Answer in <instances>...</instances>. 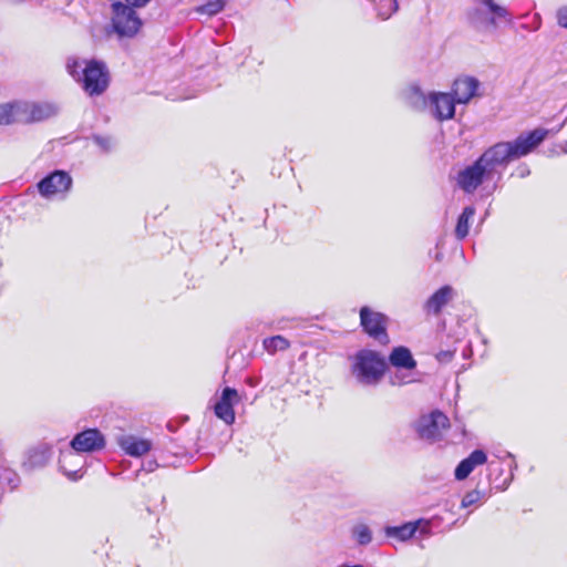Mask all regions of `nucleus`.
I'll list each match as a JSON object with an SVG mask.
<instances>
[{
	"mask_svg": "<svg viewBox=\"0 0 567 567\" xmlns=\"http://www.w3.org/2000/svg\"><path fill=\"white\" fill-rule=\"evenodd\" d=\"M548 131L536 128L527 134H520L513 142H499L488 147L478 158L492 177L498 167H506L509 162L529 154L547 136Z\"/></svg>",
	"mask_w": 567,
	"mask_h": 567,
	"instance_id": "f257e3e1",
	"label": "nucleus"
},
{
	"mask_svg": "<svg viewBox=\"0 0 567 567\" xmlns=\"http://www.w3.org/2000/svg\"><path fill=\"white\" fill-rule=\"evenodd\" d=\"M65 69L69 75L90 96L101 95L109 87L110 73L103 61L69 56L65 62Z\"/></svg>",
	"mask_w": 567,
	"mask_h": 567,
	"instance_id": "f03ea898",
	"label": "nucleus"
},
{
	"mask_svg": "<svg viewBox=\"0 0 567 567\" xmlns=\"http://www.w3.org/2000/svg\"><path fill=\"white\" fill-rule=\"evenodd\" d=\"M351 374L363 386L377 385L386 370L385 359L377 351L362 349L351 358Z\"/></svg>",
	"mask_w": 567,
	"mask_h": 567,
	"instance_id": "7ed1b4c3",
	"label": "nucleus"
},
{
	"mask_svg": "<svg viewBox=\"0 0 567 567\" xmlns=\"http://www.w3.org/2000/svg\"><path fill=\"white\" fill-rule=\"evenodd\" d=\"M449 427V417L439 410L421 415L414 423V430L419 439L429 443L442 440Z\"/></svg>",
	"mask_w": 567,
	"mask_h": 567,
	"instance_id": "20e7f679",
	"label": "nucleus"
},
{
	"mask_svg": "<svg viewBox=\"0 0 567 567\" xmlns=\"http://www.w3.org/2000/svg\"><path fill=\"white\" fill-rule=\"evenodd\" d=\"M112 27L120 38H133L142 27V20L135 10L121 1L112 4Z\"/></svg>",
	"mask_w": 567,
	"mask_h": 567,
	"instance_id": "39448f33",
	"label": "nucleus"
},
{
	"mask_svg": "<svg viewBox=\"0 0 567 567\" xmlns=\"http://www.w3.org/2000/svg\"><path fill=\"white\" fill-rule=\"evenodd\" d=\"M360 324L363 331L381 344L389 342L388 317L367 306L360 309Z\"/></svg>",
	"mask_w": 567,
	"mask_h": 567,
	"instance_id": "423d86ee",
	"label": "nucleus"
},
{
	"mask_svg": "<svg viewBox=\"0 0 567 567\" xmlns=\"http://www.w3.org/2000/svg\"><path fill=\"white\" fill-rule=\"evenodd\" d=\"M40 195L47 199L65 197L72 187V177L65 171H54L37 184Z\"/></svg>",
	"mask_w": 567,
	"mask_h": 567,
	"instance_id": "0eeeda50",
	"label": "nucleus"
},
{
	"mask_svg": "<svg viewBox=\"0 0 567 567\" xmlns=\"http://www.w3.org/2000/svg\"><path fill=\"white\" fill-rule=\"evenodd\" d=\"M493 177L477 158L473 164L466 166L457 173L456 184L457 186L467 194L474 193L485 181H489Z\"/></svg>",
	"mask_w": 567,
	"mask_h": 567,
	"instance_id": "6e6552de",
	"label": "nucleus"
},
{
	"mask_svg": "<svg viewBox=\"0 0 567 567\" xmlns=\"http://www.w3.org/2000/svg\"><path fill=\"white\" fill-rule=\"evenodd\" d=\"M455 103L450 93L431 92L426 110L435 120L443 122L454 117Z\"/></svg>",
	"mask_w": 567,
	"mask_h": 567,
	"instance_id": "1a4fd4ad",
	"label": "nucleus"
},
{
	"mask_svg": "<svg viewBox=\"0 0 567 567\" xmlns=\"http://www.w3.org/2000/svg\"><path fill=\"white\" fill-rule=\"evenodd\" d=\"M19 107L22 123L25 124L48 120L59 112V106L52 102L20 101Z\"/></svg>",
	"mask_w": 567,
	"mask_h": 567,
	"instance_id": "9d476101",
	"label": "nucleus"
},
{
	"mask_svg": "<svg viewBox=\"0 0 567 567\" xmlns=\"http://www.w3.org/2000/svg\"><path fill=\"white\" fill-rule=\"evenodd\" d=\"M240 395L238 392L229 386L221 391L219 400L214 405L215 415L223 420L226 424L231 425L235 422L234 406L239 403Z\"/></svg>",
	"mask_w": 567,
	"mask_h": 567,
	"instance_id": "9b49d317",
	"label": "nucleus"
},
{
	"mask_svg": "<svg viewBox=\"0 0 567 567\" xmlns=\"http://www.w3.org/2000/svg\"><path fill=\"white\" fill-rule=\"evenodd\" d=\"M104 445V436L96 429H89L76 434L70 443L71 449L79 453L97 451Z\"/></svg>",
	"mask_w": 567,
	"mask_h": 567,
	"instance_id": "f8f14e48",
	"label": "nucleus"
},
{
	"mask_svg": "<svg viewBox=\"0 0 567 567\" xmlns=\"http://www.w3.org/2000/svg\"><path fill=\"white\" fill-rule=\"evenodd\" d=\"M478 87V80L473 76H462L454 81L450 94L456 103L466 104L477 94Z\"/></svg>",
	"mask_w": 567,
	"mask_h": 567,
	"instance_id": "ddd939ff",
	"label": "nucleus"
},
{
	"mask_svg": "<svg viewBox=\"0 0 567 567\" xmlns=\"http://www.w3.org/2000/svg\"><path fill=\"white\" fill-rule=\"evenodd\" d=\"M423 524L424 527L421 529V534H426L429 529V523H424L421 519L409 522L400 526H386L384 528V534L388 538H392L398 542H406L415 535V533L420 529V526Z\"/></svg>",
	"mask_w": 567,
	"mask_h": 567,
	"instance_id": "4468645a",
	"label": "nucleus"
},
{
	"mask_svg": "<svg viewBox=\"0 0 567 567\" xmlns=\"http://www.w3.org/2000/svg\"><path fill=\"white\" fill-rule=\"evenodd\" d=\"M51 446L47 443H39L35 446L30 447L25 454L24 460L22 462V466L25 470H34L43 467L48 464L51 458Z\"/></svg>",
	"mask_w": 567,
	"mask_h": 567,
	"instance_id": "2eb2a0df",
	"label": "nucleus"
},
{
	"mask_svg": "<svg viewBox=\"0 0 567 567\" xmlns=\"http://www.w3.org/2000/svg\"><path fill=\"white\" fill-rule=\"evenodd\" d=\"M59 465L62 472L71 480L76 481L82 477L83 460L79 452L72 449L62 451L59 458Z\"/></svg>",
	"mask_w": 567,
	"mask_h": 567,
	"instance_id": "dca6fc26",
	"label": "nucleus"
},
{
	"mask_svg": "<svg viewBox=\"0 0 567 567\" xmlns=\"http://www.w3.org/2000/svg\"><path fill=\"white\" fill-rule=\"evenodd\" d=\"M487 462V455L482 450H474L466 458L456 466L454 475L457 481H463L474 471L476 466Z\"/></svg>",
	"mask_w": 567,
	"mask_h": 567,
	"instance_id": "f3484780",
	"label": "nucleus"
},
{
	"mask_svg": "<svg viewBox=\"0 0 567 567\" xmlns=\"http://www.w3.org/2000/svg\"><path fill=\"white\" fill-rule=\"evenodd\" d=\"M120 447L130 456L140 457L152 449V442L134 435H124L118 440Z\"/></svg>",
	"mask_w": 567,
	"mask_h": 567,
	"instance_id": "a211bd4d",
	"label": "nucleus"
},
{
	"mask_svg": "<svg viewBox=\"0 0 567 567\" xmlns=\"http://www.w3.org/2000/svg\"><path fill=\"white\" fill-rule=\"evenodd\" d=\"M453 297L454 289L447 285L443 286L426 300L424 310L427 313L439 315Z\"/></svg>",
	"mask_w": 567,
	"mask_h": 567,
	"instance_id": "6ab92c4d",
	"label": "nucleus"
},
{
	"mask_svg": "<svg viewBox=\"0 0 567 567\" xmlns=\"http://www.w3.org/2000/svg\"><path fill=\"white\" fill-rule=\"evenodd\" d=\"M389 362L396 369L413 370L416 367V361L414 360L410 349L403 346L395 347L391 351Z\"/></svg>",
	"mask_w": 567,
	"mask_h": 567,
	"instance_id": "aec40b11",
	"label": "nucleus"
},
{
	"mask_svg": "<svg viewBox=\"0 0 567 567\" xmlns=\"http://www.w3.org/2000/svg\"><path fill=\"white\" fill-rule=\"evenodd\" d=\"M405 102L413 109L422 111L426 110L429 104V95L417 85H410L403 93Z\"/></svg>",
	"mask_w": 567,
	"mask_h": 567,
	"instance_id": "412c9836",
	"label": "nucleus"
},
{
	"mask_svg": "<svg viewBox=\"0 0 567 567\" xmlns=\"http://www.w3.org/2000/svg\"><path fill=\"white\" fill-rule=\"evenodd\" d=\"M20 101L0 104V125L22 123V114L19 110Z\"/></svg>",
	"mask_w": 567,
	"mask_h": 567,
	"instance_id": "4be33fe9",
	"label": "nucleus"
},
{
	"mask_svg": "<svg viewBox=\"0 0 567 567\" xmlns=\"http://www.w3.org/2000/svg\"><path fill=\"white\" fill-rule=\"evenodd\" d=\"M474 215L475 208L473 206H467L463 209L455 227V236L457 239H464L468 235L470 220L474 217Z\"/></svg>",
	"mask_w": 567,
	"mask_h": 567,
	"instance_id": "5701e85b",
	"label": "nucleus"
},
{
	"mask_svg": "<svg viewBox=\"0 0 567 567\" xmlns=\"http://www.w3.org/2000/svg\"><path fill=\"white\" fill-rule=\"evenodd\" d=\"M374 6L378 18L381 20L389 19L393 13L399 10V2L401 0H370Z\"/></svg>",
	"mask_w": 567,
	"mask_h": 567,
	"instance_id": "b1692460",
	"label": "nucleus"
},
{
	"mask_svg": "<svg viewBox=\"0 0 567 567\" xmlns=\"http://www.w3.org/2000/svg\"><path fill=\"white\" fill-rule=\"evenodd\" d=\"M481 3L486 7L489 13H492V18L489 19V23L495 25L496 19H503L505 21L511 22L512 18L506 8L497 4L494 0H481Z\"/></svg>",
	"mask_w": 567,
	"mask_h": 567,
	"instance_id": "393cba45",
	"label": "nucleus"
},
{
	"mask_svg": "<svg viewBox=\"0 0 567 567\" xmlns=\"http://www.w3.org/2000/svg\"><path fill=\"white\" fill-rule=\"evenodd\" d=\"M352 536L360 545H368L372 540V533L365 524L355 525L352 529Z\"/></svg>",
	"mask_w": 567,
	"mask_h": 567,
	"instance_id": "a878e982",
	"label": "nucleus"
},
{
	"mask_svg": "<svg viewBox=\"0 0 567 567\" xmlns=\"http://www.w3.org/2000/svg\"><path fill=\"white\" fill-rule=\"evenodd\" d=\"M264 347L268 352H276L278 350H286L289 347V342L281 336H275L264 340Z\"/></svg>",
	"mask_w": 567,
	"mask_h": 567,
	"instance_id": "bb28decb",
	"label": "nucleus"
},
{
	"mask_svg": "<svg viewBox=\"0 0 567 567\" xmlns=\"http://www.w3.org/2000/svg\"><path fill=\"white\" fill-rule=\"evenodd\" d=\"M224 7L225 0L208 1L207 3L198 8V12L208 16H214L220 12L224 9Z\"/></svg>",
	"mask_w": 567,
	"mask_h": 567,
	"instance_id": "cd10ccee",
	"label": "nucleus"
},
{
	"mask_svg": "<svg viewBox=\"0 0 567 567\" xmlns=\"http://www.w3.org/2000/svg\"><path fill=\"white\" fill-rule=\"evenodd\" d=\"M93 141L95 142L96 145H99L101 147V150H103L105 152L110 151L114 145V141L110 136L95 135L93 137Z\"/></svg>",
	"mask_w": 567,
	"mask_h": 567,
	"instance_id": "c85d7f7f",
	"label": "nucleus"
},
{
	"mask_svg": "<svg viewBox=\"0 0 567 567\" xmlns=\"http://www.w3.org/2000/svg\"><path fill=\"white\" fill-rule=\"evenodd\" d=\"M481 498V493L478 491H471L462 499V507L466 508L474 504H476Z\"/></svg>",
	"mask_w": 567,
	"mask_h": 567,
	"instance_id": "c756f323",
	"label": "nucleus"
},
{
	"mask_svg": "<svg viewBox=\"0 0 567 567\" xmlns=\"http://www.w3.org/2000/svg\"><path fill=\"white\" fill-rule=\"evenodd\" d=\"M412 382V379L404 372L396 371L391 377V384L393 385H402Z\"/></svg>",
	"mask_w": 567,
	"mask_h": 567,
	"instance_id": "7c9ffc66",
	"label": "nucleus"
},
{
	"mask_svg": "<svg viewBox=\"0 0 567 567\" xmlns=\"http://www.w3.org/2000/svg\"><path fill=\"white\" fill-rule=\"evenodd\" d=\"M556 18L558 25L567 29V6H563L557 10Z\"/></svg>",
	"mask_w": 567,
	"mask_h": 567,
	"instance_id": "2f4dec72",
	"label": "nucleus"
},
{
	"mask_svg": "<svg viewBox=\"0 0 567 567\" xmlns=\"http://www.w3.org/2000/svg\"><path fill=\"white\" fill-rule=\"evenodd\" d=\"M6 480H7L8 485L10 486L11 491H14L16 488H18L20 485V482H21L20 476L13 471H10L8 473V476L6 477Z\"/></svg>",
	"mask_w": 567,
	"mask_h": 567,
	"instance_id": "473e14b6",
	"label": "nucleus"
},
{
	"mask_svg": "<svg viewBox=\"0 0 567 567\" xmlns=\"http://www.w3.org/2000/svg\"><path fill=\"white\" fill-rule=\"evenodd\" d=\"M560 152L567 154V141L555 144L551 148L548 150V155H558Z\"/></svg>",
	"mask_w": 567,
	"mask_h": 567,
	"instance_id": "72a5a7b5",
	"label": "nucleus"
},
{
	"mask_svg": "<svg viewBox=\"0 0 567 567\" xmlns=\"http://www.w3.org/2000/svg\"><path fill=\"white\" fill-rule=\"evenodd\" d=\"M453 355H454V351H451V350L440 351L436 354V359H437V361H440L442 363H446L452 360Z\"/></svg>",
	"mask_w": 567,
	"mask_h": 567,
	"instance_id": "f704fd0d",
	"label": "nucleus"
},
{
	"mask_svg": "<svg viewBox=\"0 0 567 567\" xmlns=\"http://www.w3.org/2000/svg\"><path fill=\"white\" fill-rule=\"evenodd\" d=\"M126 6L131 8H143L145 7L151 0H125Z\"/></svg>",
	"mask_w": 567,
	"mask_h": 567,
	"instance_id": "c9c22d12",
	"label": "nucleus"
},
{
	"mask_svg": "<svg viewBox=\"0 0 567 567\" xmlns=\"http://www.w3.org/2000/svg\"><path fill=\"white\" fill-rule=\"evenodd\" d=\"M158 466L156 461H148L146 464L143 465V468L147 472H153Z\"/></svg>",
	"mask_w": 567,
	"mask_h": 567,
	"instance_id": "e433bc0d",
	"label": "nucleus"
},
{
	"mask_svg": "<svg viewBox=\"0 0 567 567\" xmlns=\"http://www.w3.org/2000/svg\"><path fill=\"white\" fill-rule=\"evenodd\" d=\"M506 457H508V458H511V460H512L511 471L516 470V468H517V464H516V463H515V461H514V456H513V454H512V453H509V452H507V453H506Z\"/></svg>",
	"mask_w": 567,
	"mask_h": 567,
	"instance_id": "4c0bfd02",
	"label": "nucleus"
},
{
	"mask_svg": "<svg viewBox=\"0 0 567 567\" xmlns=\"http://www.w3.org/2000/svg\"><path fill=\"white\" fill-rule=\"evenodd\" d=\"M525 174H529V171H523L522 176H525Z\"/></svg>",
	"mask_w": 567,
	"mask_h": 567,
	"instance_id": "58836bf2",
	"label": "nucleus"
},
{
	"mask_svg": "<svg viewBox=\"0 0 567 567\" xmlns=\"http://www.w3.org/2000/svg\"><path fill=\"white\" fill-rule=\"evenodd\" d=\"M525 174H529V171H523L522 176H525Z\"/></svg>",
	"mask_w": 567,
	"mask_h": 567,
	"instance_id": "ea45409f",
	"label": "nucleus"
},
{
	"mask_svg": "<svg viewBox=\"0 0 567 567\" xmlns=\"http://www.w3.org/2000/svg\"><path fill=\"white\" fill-rule=\"evenodd\" d=\"M525 174H529V171H523L522 176H525Z\"/></svg>",
	"mask_w": 567,
	"mask_h": 567,
	"instance_id": "a19ab883",
	"label": "nucleus"
}]
</instances>
